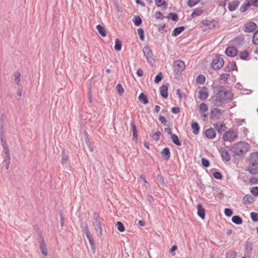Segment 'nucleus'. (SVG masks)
Wrapping results in <instances>:
<instances>
[{
  "mask_svg": "<svg viewBox=\"0 0 258 258\" xmlns=\"http://www.w3.org/2000/svg\"><path fill=\"white\" fill-rule=\"evenodd\" d=\"M217 96L218 94L213 95L209 100L213 106L222 107L224 104L231 102L233 99L234 97L233 93L230 91H229V93L226 94V95L224 94H221V98L222 101H220V98L218 99Z\"/></svg>",
  "mask_w": 258,
  "mask_h": 258,
  "instance_id": "1",
  "label": "nucleus"
},
{
  "mask_svg": "<svg viewBox=\"0 0 258 258\" xmlns=\"http://www.w3.org/2000/svg\"><path fill=\"white\" fill-rule=\"evenodd\" d=\"M249 164L247 167L248 172L251 175L258 173V152H252L250 154Z\"/></svg>",
  "mask_w": 258,
  "mask_h": 258,
  "instance_id": "2",
  "label": "nucleus"
},
{
  "mask_svg": "<svg viewBox=\"0 0 258 258\" xmlns=\"http://www.w3.org/2000/svg\"><path fill=\"white\" fill-rule=\"evenodd\" d=\"M249 148L248 144L244 142H239L234 144L230 150L233 151L234 156H240L247 152Z\"/></svg>",
  "mask_w": 258,
  "mask_h": 258,
  "instance_id": "3",
  "label": "nucleus"
},
{
  "mask_svg": "<svg viewBox=\"0 0 258 258\" xmlns=\"http://www.w3.org/2000/svg\"><path fill=\"white\" fill-rule=\"evenodd\" d=\"M221 54H216L211 64V68L214 70H219L224 64V61Z\"/></svg>",
  "mask_w": 258,
  "mask_h": 258,
  "instance_id": "4",
  "label": "nucleus"
},
{
  "mask_svg": "<svg viewBox=\"0 0 258 258\" xmlns=\"http://www.w3.org/2000/svg\"><path fill=\"white\" fill-rule=\"evenodd\" d=\"M213 88L214 89V93L215 94H218V98H220V101H222L221 98V94H224L226 95V94L229 93V90H227L225 89L224 86L221 85H218L217 86H212Z\"/></svg>",
  "mask_w": 258,
  "mask_h": 258,
  "instance_id": "5",
  "label": "nucleus"
},
{
  "mask_svg": "<svg viewBox=\"0 0 258 258\" xmlns=\"http://www.w3.org/2000/svg\"><path fill=\"white\" fill-rule=\"evenodd\" d=\"M174 71L177 74L181 73L185 69L184 62L179 59L174 61L173 62Z\"/></svg>",
  "mask_w": 258,
  "mask_h": 258,
  "instance_id": "6",
  "label": "nucleus"
},
{
  "mask_svg": "<svg viewBox=\"0 0 258 258\" xmlns=\"http://www.w3.org/2000/svg\"><path fill=\"white\" fill-rule=\"evenodd\" d=\"M234 131L232 130H229L226 132L223 136V140L224 141L231 142L234 141L236 138L237 135H234Z\"/></svg>",
  "mask_w": 258,
  "mask_h": 258,
  "instance_id": "7",
  "label": "nucleus"
},
{
  "mask_svg": "<svg viewBox=\"0 0 258 258\" xmlns=\"http://www.w3.org/2000/svg\"><path fill=\"white\" fill-rule=\"evenodd\" d=\"M224 110L216 107L211 111L210 118L212 120H217L219 118L220 115L224 112Z\"/></svg>",
  "mask_w": 258,
  "mask_h": 258,
  "instance_id": "8",
  "label": "nucleus"
},
{
  "mask_svg": "<svg viewBox=\"0 0 258 258\" xmlns=\"http://www.w3.org/2000/svg\"><path fill=\"white\" fill-rule=\"evenodd\" d=\"M143 52L145 56L147 61L151 62L152 60H154L153 54L152 49L148 46H145L144 47Z\"/></svg>",
  "mask_w": 258,
  "mask_h": 258,
  "instance_id": "9",
  "label": "nucleus"
},
{
  "mask_svg": "<svg viewBox=\"0 0 258 258\" xmlns=\"http://www.w3.org/2000/svg\"><path fill=\"white\" fill-rule=\"evenodd\" d=\"M93 225L94 227V229L97 233L98 237H101L102 235V226L100 220L92 221Z\"/></svg>",
  "mask_w": 258,
  "mask_h": 258,
  "instance_id": "10",
  "label": "nucleus"
},
{
  "mask_svg": "<svg viewBox=\"0 0 258 258\" xmlns=\"http://www.w3.org/2000/svg\"><path fill=\"white\" fill-rule=\"evenodd\" d=\"M39 238L40 239V241L39 242L40 249L41 251L42 254L45 256H46L48 254L46 245L44 239L41 233L39 234Z\"/></svg>",
  "mask_w": 258,
  "mask_h": 258,
  "instance_id": "11",
  "label": "nucleus"
},
{
  "mask_svg": "<svg viewBox=\"0 0 258 258\" xmlns=\"http://www.w3.org/2000/svg\"><path fill=\"white\" fill-rule=\"evenodd\" d=\"M244 31L247 33H250L253 32L256 28L257 25L253 22H247L244 24Z\"/></svg>",
  "mask_w": 258,
  "mask_h": 258,
  "instance_id": "12",
  "label": "nucleus"
},
{
  "mask_svg": "<svg viewBox=\"0 0 258 258\" xmlns=\"http://www.w3.org/2000/svg\"><path fill=\"white\" fill-rule=\"evenodd\" d=\"M222 159L224 161L228 162L231 159V156L227 150L224 148L221 147L219 149Z\"/></svg>",
  "mask_w": 258,
  "mask_h": 258,
  "instance_id": "13",
  "label": "nucleus"
},
{
  "mask_svg": "<svg viewBox=\"0 0 258 258\" xmlns=\"http://www.w3.org/2000/svg\"><path fill=\"white\" fill-rule=\"evenodd\" d=\"M238 50L235 46H228L225 50V54L229 57H234L237 54Z\"/></svg>",
  "mask_w": 258,
  "mask_h": 258,
  "instance_id": "14",
  "label": "nucleus"
},
{
  "mask_svg": "<svg viewBox=\"0 0 258 258\" xmlns=\"http://www.w3.org/2000/svg\"><path fill=\"white\" fill-rule=\"evenodd\" d=\"M169 85L168 83H166L160 87V95L163 98L166 99L168 96V88Z\"/></svg>",
  "mask_w": 258,
  "mask_h": 258,
  "instance_id": "15",
  "label": "nucleus"
},
{
  "mask_svg": "<svg viewBox=\"0 0 258 258\" xmlns=\"http://www.w3.org/2000/svg\"><path fill=\"white\" fill-rule=\"evenodd\" d=\"M208 88L206 86H203L202 89L199 92V98L204 100L206 99L209 96V93L208 92Z\"/></svg>",
  "mask_w": 258,
  "mask_h": 258,
  "instance_id": "16",
  "label": "nucleus"
},
{
  "mask_svg": "<svg viewBox=\"0 0 258 258\" xmlns=\"http://www.w3.org/2000/svg\"><path fill=\"white\" fill-rule=\"evenodd\" d=\"M216 22V21L215 20L210 21L206 19L202 20L201 23L205 26L208 29H213L215 28Z\"/></svg>",
  "mask_w": 258,
  "mask_h": 258,
  "instance_id": "17",
  "label": "nucleus"
},
{
  "mask_svg": "<svg viewBox=\"0 0 258 258\" xmlns=\"http://www.w3.org/2000/svg\"><path fill=\"white\" fill-rule=\"evenodd\" d=\"M237 69L236 62L234 61H230L225 67L224 71L226 72H229L232 71H237Z\"/></svg>",
  "mask_w": 258,
  "mask_h": 258,
  "instance_id": "18",
  "label": "nucleus"
},
{
  "mask_svg": "<svg viewBox=\"0 0 258 258\" xmlns=\"http://www.w3.org/2000/svg\"><path fill=\"white\" fill-rule=\"evenodd\" d=\"M205 134L207 138L213 139L216 137V132L213 128L210 127L205 131Z\"/></svg>",
  "mask_w": 258,
  "mask_h": 258,
  "instance_id": "19",
  "label": "nucleus"
},
{
  "mask_svg": "<svg viewBox=\"0 0 258 258\" xmlns=\"http://www.w3.org/2000/svg\"><path fill=\"white\" fill-rule=\"evenodd\" d=\"M197 214L202 219L204 220L205 218V209L201 203L197 205Z\"/></svg>",
  "mask_w": 258,
  "mask_h": 258,
  "instance_id": "20",
  "label": "nucleus"
},
{
  "mask_svg": "<svg viewBox=\"0 0 258 258\" xmlns=\"http://www.w3.org/2000/svg\"><path fill=\"white\" fill-rule=\"evenodd\" d=\"M161 153L162 154V157L164 160L168 161L170 159L171 153L169 148H164L161 152Z\"/></svg>",
  "mask_w": 258,
  "mask_h": 258,
  "instance_id": "21",
  "label": "nucleus"
},
{
  "mask_svg": "<svg viewBox=\"0 0 258 258\" xmlns=\"http://www.w3.org/2000/svg\"><path fill=\"white\" fill-rule=\"evenodd\" d=\"M255 200L254 198L251 195H246L242 199L243 204L250 205L254 203Z\"/></svg>",
  "mask_w": 258,
  "mask_h": 258,
  "instance_id": "22",
  "label": "nucleus"
},
{
  "mask_svg": "<svg viewBox=\"0 0 258 258\" xmlns=\"http://www.w3.org/2000/svg\"><path fill=\"white\" fill-rule=\"evenodd\" d=\"M131 124L133 132V140L136 141L138 140V132L137 126L135 124L134 119L132 120Z\"/></svg>",
  "mask_w": 258,
  "mask_h": 258,
  "instance_id": "23",
  "label": "nucleus"
},
{
  "mask_svg": "<svg viewBox=\"0 0 258 258\" xmlns=\"http://www.w3.org/2000/svg\"><path fill=\"white\" fill-rule=\"evenodd\" d=\"M186 28V26H182L175 28L172 32V36L176 37L181 34Z\"/></svg>",
  "mask_w": 258,
  "mask_h": 258,
  "instance_id": "24",
  "label": "nucleus"
},
{
  "mask_svg": "<svg viewBox=\"0 0 258 258\" xmlns=\"http://www.w3.org/2000/svg\"><path fill=\"white\" fill-rule=\"evenodd\" d=\"M61 156L62 157L60 161L61 164H67L68 163V162L69 161L68 152H66L65 150L63 149L61 152Z\"/></svg>",
  "mask_w": 258,
  "mask_h": 258,
  "instance_id": "25",
  "label": "nucleus"
},
{
  "mask_svg": "<svg viewBox=\"0 0 258 258\" xmlns=\"http://www.w3.org/2000/svg\"><path fill=\"white\" fill-rule=\"evenodd\" d=\"M239 5V2L237 0L233 1L228 4V9L230 12L235 11Z\"/></svg>",
  "mask_w": 258,
  "mask_h": 258,
  "instance_id": "26",
  "label": "nucleus"
},
{
  "mask_svg": "<svg viewBox=\"0 0 258 258\" xmlns=\"http://www.w3.org/2000/svg\"><path fill=\"white\" fill-rule=\"evenodd\" d=\"M138 99L141 102L144 104H147L149 103L148 98L144 92H142L140 94Z\"/></svg>",
  "mask_w": 258,
  "mask_h": 258,
  "instance_id": "27",
  "label": "nucleus"
},
{
  "mask_svg": "<svg viewBox=\"0 0 258 258\" xmlns=\"http://www.w3.org/2000/svg\"><path fill=\"white\" fill-rule=\"evenodd\" d=\"M244 250L245 253H250L253 249V243L252 242L249 241H246L245 245H244Z\"/></svg>",
  "mask_w": 258,
  "mask_h": 258,
  "instance_id": "28",
  "label": "nucleus"
},
{
  "mask_svg": "<svg viewBox=\"0 0 258 258\" xmlns=\"http://www.w3.org/2000/svg\"><path fill=\"white\" fill-rule=\"evenodd\" d=\"M191 127L192 130V133L195 135H198L199 133L200 126L198 122L192 121L191 124Z\"/></svg>",
  "mask_w": 258,
  "mask_h": 258,
  "instance_id": "29",
  "label": "nucleus"
},
{
  "mask_svg": "<svg viewBox=\"0 0 258 258\" xmlns=\"http://www.w3.org/2000/svg\"><path fill=\"white\" fill-rule=\"evenodd\" d=\"M96 29L100 35L102 37H104L106 36V31L103 26L100 24H98L96 26Z\"/></svg>",
  "mask_w": 258,
  "mask_h": 258,
  "instance_id": "30",
  "label": "nucleus"
},
{
  "mask_svg": "<svg viewBox=\"0 0 258 258\" xmlns=\"http://www.w3.org/2000/svg\"><path fill=\"white\" fill-rule=\"evenodd\" d=\"M171 139L173 143L176 146H180L181 145V142L179 140L178 137L176 135L174 134H172L171 136Z\"/></svg>",
  "mask_w": 258,
  "mask_h": 258,
  "instance_id": "31",
  "label": "nucleus"
},
{
  "mask_svg": "<svg viewBox=\"0 0 258 258\" xmlns=\"http://www.w3.org/2000/svg\"><path fill=\"white\" fill-rule=\"evenodd\" d=\"M244 39L243 36H237L233 39L232 42L234 44L239 45L243 41Z\"/></svg>",
  "mask_w": 258,
  "mask_h": 258,
  "instance_id": "32",
  "label": "nucleus"
},
{
  "mask_svg": "<svg viewBox=\"0 0 258 258\" xmlns=\"http://www.w3.org/2000/svg\"><path fill=\"white\" fill-rule=\"evenodd\" d=\"M232 222L237 225H240L242 223L243 220L239 216L235 215L232 218Z\"/></svg>",
  "mask_w": 258,
  "mask_h": 258,
  "instance_id": "33",
  "label": "nucleus"
},
{
  "mask_svg": "<svg viewBox=\"0 0 258 258\" xmlns=\"http://www.w3.org/2000/svg\"><path fill=\"white\" fill-rule=\"evenodd\" d=\"M122 48V42L118 38H116L115 40V45L114 47V49L116 51H119L121 50Z\"/></svg>",
  "mask_w": 258,
  "mask_h": 258,
  "instance_id": "34",
  "label": "nucleus"
},
{
  "mask_svg": "<svg viewBox=\"0 0 258 258\" xmlns=\"http://www.w3.org/2000/svg\"><path fill=\"white\" fill-rule=\"evenodd\" d=\"M3 163L6 166V169L8 170L9 169L10 163H11V156L10 154L6 155V157L3 161Z\"/></svg>",
  "mask_w": 258,
  "mask_h": 258,
  "instance_id": "35",
  "label": "nucleus"
},
{
  "mask_svg": "<svg viewBox=\"0 0 258 258\" xmlns=\"http://www.w3.org/2000/svg\"><path fill=\"white\" fill-rule=\"evenodd\" d=\"M165 18H170L172 21L177 22L178 21V16L175 13H170L168 16H165Z\"/></svg>",
  "mask_w": 258,
  "mask_h": 258,
  "instance_id": "36",
  "label": "nucleus"
},
{
  "mask_svg": "<svg viewBox=\"0 0 258 258\" xmlns=\"http://www.w3.org/2000/svg\"><path fill=\"white\" fill-rule=\"evenodd\" d=\"M133 21L135 25L136 26H139L142 23V20L141 18L139 16H138V15L134 16V17L133 19Z\"/></svg>",
  "mask_w": 258,
  "mask_h": 258,
  "instance_id": "37",
  "label": "nucleus"
},
{
  "mask_svg": "<svg viewBox=\"0 0 258 258\" xmlns=\"http://www.w3.org/2000/svg\"><path fill=\"white\" fill-rule=\"evenodd\" d=\"M229 77L230 75L229 74L222 73L220 76L219 81H220V83H222V81L225 83L228 80Z\"/></svg>",
  "mask_w": 258,
  "mask_h": 258,
  "instance_id": "38",
  "label": "nucleus"
},
{
  "mask_svg": "<svg viewBox=\"0 0 258 258\" xmlns=\"http://www.w3.org/2000/svg\"><path fill=\"white\" fill-rule=\"evenodd\" d=\"M206 78L203 75H199L196 79V83L199 84H204Z\"/></svg>",
  "mask_w": 258,
  "mask_h": 258,
  "instance_id": "39",
  "label": "nucleus"
},
{
  "mask_svg": "<svg viewBox=\"0 0 258 258\" xmlns=\"http://www.w3.org/2000/svg\"><path fill=\"white\" fill-rule=\"evenodd\" d=\"M204 12L202 7H198L193 10L192 13L196 17L201 15Z\"/></svg>",
  "mask_w": 258,
  "mask_h": 258,
  "instance_id": "40",
  "label": "nucleus"
},
{
  "mask_svg": "<svg viewBox=\"0 0 258 258\" xmlns=\"http://www.w3.org/2000/svg\"><path fill=\"white\" fill-rule=\"evenodd\" d=\"M250 6V3L249 2L247 3L245 2L241 6L239 10L241 13H244L247 10Z\"/></svg>",
  "mask_w": 258,
  "mask_h": 258,
  "instance_id": "41",
  "label": "nucleus"
},
{
  "mask_svg": "<svg viewBox=\"0 0 258 258\" xmlns=\"http://www.w3.org/2000/svg\"><path fill=\"white\" fill-rule=\"evenodd\" d=\"M248 55L249 52L246 50H243L240 52V58L241 60H246Z\"/></svg>",
  "mask_w": 258,
  "mask_h": 258,
  "instance_id": "42",
  "label": "nucleus"
},
{
  "mask_svg": "<svg viewBox=\"0 0 258 258\" xmlns=\"http://www.w3.org/2000/svg\"><path fill=\"white\" fill-rule=\"evenodd\" d=\"M116 226H117V230L119 232H122L125 231V227L122 222L117 221V223H116Z\"/></svg>",
  "mask_w": 258,
  "mask_h": 258,
  "instance_id": "43",
  "label": "nucleus"
},
{
  "mask_svg": "<svg viewBox=\"0 0 258 258\" xmlns=\"http://www.w3.org/2000/svg\"><path fill=\"white\" fill-rule=\"evenodd\" d=\"M213 177L218 180H222L223 179V175L221 172L219 171H215L212 173Z\"/></svg>",
  "mask_w": 258,
  "mask_h": 258,
  "instance_id": "44",
  "label": "nucleus"
},
{
  "mask_svg": "<svg viewBox=\"0 0 258 258\" xmlns=\"http://www.w3.org/2000/svg\"><path fill=\"white\" fill-rule=\"evenodd\" d=\"M4 115L3 114L1 116V118L0 120V134L1 136H3L4 135V119L3 118Z\"/></svg>",
  "mask_w": 258,
  "mask_h": 258,
  "instance_id": "45",
  "label": "nucleus"
},
{
  "mask_svg": "<svg viewBox=\"0 0 258 258\" xmlns=\"http://www.w3.org/2000/svg\"><path fill=\"white\" fill-rule=\"evenodd\" d=\"M250 216L253 222H258V213L252 212L250 213Z\"/></svg>",
  "mask_w": 258,
  "mask_h": 258,
  "instance_id": "46",
  "label": "nucleus"
},
{
  "mask_svg": "<svg viewBox=\"0 0 258 258\" xmlns=\"http://www.w3.org/2000/svg\"><path fill=\"white\" fill-rule=\"evenodd\" d=\"M202 165L203 167L207 168L210 166V161L206 158H202L201 159Z\"/></svg>",
  "mask_w": 258,
  "mask_h": 258,
  "instance_id": "47",
  "label": "nucleus"
},
{
  "mask_svg": "<svg viewBox=\"0 0 258 258\" xmlns=\"http://www.w3.org/2000/svg\"><path fill=\"white\" fill-rule=\"evenodd\" d=\"M161 135V133L159 131H157L155 133H153L151 137L154 141H158L160 139V136Z\"/></svg>",
  "mask_w": 258,
  "mask_h": 258,
  "instance_id": "48",
  "label": "nucleus"
},
{
  "mask_svg": "<svg viewBox=\"0 0 258 258\" xmlns=\"http://www.w3.org/2000/svg\"><path fill=\"white\" fill-rule=\"evenodd\" d=\"M163 79V75L161 72L159 73L156 76L154 79V82L156 84L159 83L162 81Z\"/></svg>",
  "mask_w": 258,
  "mask_h": 258,
  "instance_id": "49",
  "label": "nucleus"
},
{
  "mask_svg": "<svg viewBox=\"0 0 258 258\" xmlns=\"http://www.w3.org/2000/svg\"><path fill=\"white\" fill-rule=\"evenodd\" d=\"M138 33L139 35L140 39L141 41H144L145 40V35H144V31L143 28H139L138 29Z\"/></svg>",
  "mask_w": 258,
  "mask_h": 258,
  "instance_id": "50",
  "label": "nucleus"
},
{
  "mask_svg": "<svg viewBox=\"0 0 258 258\" xmlns=\"http://www.w3.org/2000/svg\"><path fill=\"white\" fill-rule=\"evenodd\" d=\"M88 239V240L89 241L90 244L92 243L93 242H94V238L93 237L92 234H91L90 231H87L86 232L84 233Z\"/></svg>",
  "mask_w": 258,
  "mask_h": 258,
  "instance_id": "51",
  "label": "nucleus"
},
{
  "mask_svg": "<svg viewBox=\"0 0 258 258\" xmlns=\"http://www.w3.org/2000/svg\"><path fill=\"white\" fill-rule=\"evenodd\" d=\"M200 111L202 112H205L208 110V107L205 103H202L200 105Z\"/></svg>",
  "mask_w": 258,
  "mask_h": 258,
  "instance_id": "52",
  "label": "nucleus"
},
{
  "mask_svg": "<svg viewBox=\"0 0 258 258\" xmlns=\"http://www.w3.org/2000/svg\"><path fill=\"white\" fill-rule=\"evenodd\" d=\"M237 252L234 250L230 251L226 253L227 258H235Z\"/></svg>",
  "mask_w": 258,
  "mask_h": 258,
  "instance_id": "53",
  "label": "nucleus"
},
{
  "mask_svg": "<svg viewBox=\"0 0 258 258\" xmlns=\"http://www.w3.org/2000/svg\"><path fill=\"white\" fill-rule=\"evenodd\" d=\"M116 89L118 93L120 95H122V94L124 92V89L123 88L121 84H120L118 83L117 84Z\"/></svg>",
  "mask_w": 258,
  "mask_h": 258,
  "instance_id": "54",
  "label": "nucleus"
},
{
  "mask_svg": "<svg viewBox=\"0 0 258 258\" xmlns=\"http://www.w3.org/2000/svg\"><path fill=\"white\" fill-rule=\"evenodd\" d=\"M157 181L162 185L164 186L165 185L164 180L163 176L161 174H158L157 176Z\"/></svg>",
  "mask_w": 258,
  "mask_h": 258,
  "instance_id": "55",
  "label": "nucleus"
},
{
  "mask_svg": "<svg viewBox=\"0 0 258 258\" xmlns=\"http://www.w3.org/2000/svg\"><path fill=\"white\" fill-rule=\"evenodd\" d=\"M224 214L227 217H231L233 214V212L231 209L230 208H225L224 209Z\"/></svg>",
  "mask_w": 258,
  "mask_h": 258,
  "instance_id": "56",
  "label": "nucleus"
},
{
  "mask_svg": "<svg viewBox=\"0 0 258 258\" xmlns=\"http://www.w3.org/2000/svg\"><path fill=\"white\" fill-rule=\"evenodd\" d=\"M252 42L255 45H258V30L255 31L253 35Z\"/></svg>",
  "mask_w": 258,
  "mask_h": 258,
  "instance_id": "57",
  "label": "nucleus"
},
{
  "mask_svg": "<svg viewBox=\"0 0 258 258\" xmlns=\"http://www.w3.org/2000/svg\"><path fill=\"white\" fill-rule=\"evenodd\" d=\"M250 192L255 197H258V186H254L250 188Z\"/></svg>",
  "mask_w": 258,
  "mask_h": 258,
  "instance_id": "58",
  "label": "nucleus"
},
{
  "mask_svg": "<svg viewBox=\"0 0 258 258\" xmlns=\"http://www.w3.org/2000/svg\"><path fill=\"white\" fill-rule=\"evenodd\" d=\"M155 17L156 19L162 20L165 18V16H164L162 13L160 11H157L155 14Z\"/></svg>",
  "mask_w": 258,
  "mask_h": 258,
  "instance_id": "59",
  "label": "nucleus"
},
{
  "mask_svg": "<svg viewBox=\"0 0 258 258\" xmlns=\"http://www.w3.org/2000/svg\"><path fill=\"white\" fill-rule=\"evenodd\" d=\"M199 3V0H191L190 4L189 0H188V1L187 2V5L189 7L192 8V7H194L195 6H196Z\"/></svg>",
  "mask_w": 258,
  "mask_h": 258,
  "instance_id": "60",
  "label": "nucleus"
},
{
  "mask_svg": "<svg viewBox=\"0 0 258 258\" xmlns=\"http://www.w3.org/2000/svg\"><path fill=\"white\" fill-rule=\"evenodd\" d=\"M59 215L60 216V224L61 227H63L64 225V218L61 211L59 212Z\"/></svg>",
  "mask_w": 258,
  "mask_h": 258,
  "instance_id": "61",
  "label": "nucleus"
},
{
  "mask_svg": "<svg viewBox=\"0 0 258 258\" xmlns=\"http://www.w3.org/2000/svg\"><path fill=\"white\" fill-rule=\"evenodd\" d=\"M226 129H227V127L223 123L219 125L218 129H217V132L219 133H221L222 132H224Z\"/></svg>",
  "mask_w": 258,
  "mask_h": 258,
  "instance_id": "62",
  "label": "nucleus"
},
{
  "mask_svg": "<svg viewBox=\"0 0 258 258\" xmlns=\"http://www.w3.org/2000/svg\"><path fill=\"white\" fill-rule=\"evenodd\" d=\"M81 226L82 227L84 228V230L83 231L84 233H85L87 231H89L88 227V224H87V223L86 222L81 223Z\"/></svg>",
  "mask_w": 258,
  "mask_h": 258,
  "instance_id": "63",
  "label": "nucleus"
},
{
  "mask_svg": "<svg viewBox=\"0 0 258 258\" xmlns=\"http://www.w3.org/2000/svg\"><path fill=\"white\" fill-rule=\"evenodd\" d=\"M249 182L252 184H257L258 183V178L252 176L249 179Z\"/></svg>",
  "mask_w": 258,
  "mask_h": 258,
  "instance_id": "64",
  "label": "nucleus"
}]
</instances>
